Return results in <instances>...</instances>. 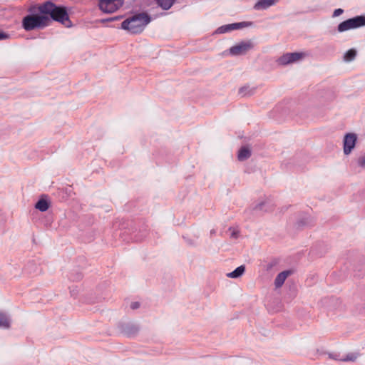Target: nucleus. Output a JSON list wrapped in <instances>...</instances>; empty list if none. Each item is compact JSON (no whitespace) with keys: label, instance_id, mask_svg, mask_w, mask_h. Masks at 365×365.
I'll return each instance as SVG.
<instances>
[{"label":"nucleus","instance_id":"1","mask_svg":"<svg viewBox=\"0 0 365 365\" xmlns=\"http://www.w3.org/2000/svg\"><path fill=\"white\" fill-rule=\"evenodd\" d=\"M36 9L31 7L29 14L26 15L21 21L22 28L26 31L36 29H42L49 26L52 21H58L66 28L72 26L67 9L63 6H58L51 1H47Z\"/></svg>","mask_w":365,"mask_h":365},{"label":"nucleus","instance_id":"2","mask_svg":"<svg viewBox=\"0 0 365 365\" xmlns=\"http://www.w3.org/2000/svg\"><path fill=\"white\" fill-rule=\"evenodd\" d=\"M151 21V17L145 12L135 14L125 19L120 25V29L131 34L142 33L145 26Z\"/></svg>","mask_w":365,"mask_h":365},{"label":"nucleus","instance_id":"3","mask_svg":"<svg viewBox=\"0 0 365 365\" xmlns=\"http://www.w3.org/2000/svg\"><path fill=\"white\" fill-rule=\"evenodd\" d=\"M365 26V16H356L341 22L337 26V31L342 33L351 29H358Z\"/></svg>","mask_w":365,"mask_h":365},{"label":"nucleus","instance_id":"4","mask_svg":"<svg viewBox=\"0 0 365 365\" xmlns=\"http://www.w3.org/2000/svg\"><path fill=\"white\" fill-rule=\"evenodd\" d=\"M124 0H99V9L105 14H112L123 6Z\"/></svg>","mask_w":365,"mask_h":365},{"label":"nucleus","instance_id":"5","mask_svg":"<svg viewBox=\"0 0 365 365\" xmlns=\"http://www.w3.org/2000/svg\"><path fill=\"white\" fill-rule=\"evenodd\" d=\"M118 327L120 331L128 337L135 336L140 330L139 326L133 322H120Z\"/></svg>","mask_w":365,"mask_h":365},{"label":"nucleus","instance_id":"6","mask_svg":"<svg viewBox=\"0 0 365 365\" xmlns=\"http://www.w3.org/2000/svg\"><path fill=\"white\" fill-rule=\"evenodd\" d=\"M357 140V135L353 133H346L343 140L344 153L349 155L354 148Z\"/></svg>","mask_w":365,"mask_h":365},{"label":"nucleus","instance_id":"7","mask_svg":"<svg viewBox=\"0 0 365 365\" xmlns=\"http://www.w3.org/2000/svg\"><path fill=\"white\" fill-rule=\"evenodd\" d=\"M303 54L302 53L294 52V53H287L282 56H280L277 62L278 64L282 66H286L289 63H294L301 58Z\"/></svg>","mask_w":365,"mask_h":365},{"label":"nucleus","instance_id":"8","mask_svg":"<svg viewBox=\"0 0 365 365\" xmlns=\"http://www.w3.org/2000/svg\"><path fill=\"white\" fill-rule=\"evenodd\" d=\"M252 47V45L251 43L242 41L240 43L230 47L229 49V53L231 56H240L245 54Z\"/></svg>","mask_w":365,"mask_h":365},{"label":"nucleus","instance_id":"9","mask_svg":"<svg viewBox=\"0 0 365 365\" xmlns=\"http://www.w3.org/2000/svg\"><path fill=\"white\" fill-rule=\"evenodd\" d=\"M51 206V202L47 198V195H43L35 204V208L40 212H46Z\"/></svg>","mask_w":365,"mask_h":365},{"label":"nucleus","instance_id":"10","mask_svg":"<svg viewBox=\"0 0 365 365\" xmlns=\"http://www.w3.org/2000/svg\"><path fill=\"white\" fill-rule=\"evenodd\" d=\"M148 225L143 226L138 232L132 233L131 240L135 242H140L148 235Z\"/></svg>","mask_w":365,"mask_h":365},{"label":"nucleus","instance_id":"11","mask_svg":"<svg viewBox=\"0 0 365 365\" xmlns=\"http://www.w3.org/2000/svg\"><path fill=\"white\" fill-rule=\"evenodd\" d=\"M277 0H259L254 5L255 10H265L272 6H274Z\"/></svg>","mask_w":365,"mask_h":365},{"label":"nucleus","instance_id":"12","mask_svg":"<svg viewBox=\"0 0 365 365\" xmlns=\"http://www.w3.org/2000/svg\"><path fill=\"white\" fill-rule=\"evenodd\" d=\"M291 272L289 270L283 271L279 273L275 279H274V285L277 288L281 287L284 283L287 277L290 274Z\"/></svg>","mask_w":365,"mask_h":365},{"label":"nucleus","instance_id":"13","mask_svg":"<svg viewBox=\"0 0 365 365\" xmlns=\"http://www.w3.org/2000/svg\"><path fill=\"white\" fill-rule=\"evenodd\" d=\"M251 156V150L247 147H242L237 154L239 161H244Z\"/></svg>","mask_w":365,"mask_h":365},{"label":"nucleus","instance_id":"14","mask_svg":"<svg viewBox=\"0 0 365 365\" xmlns=\"http://www.w3.org/2000/svg\"><path fill=\"white\" fill-rule=\"evenodd\" d=\"M245 271V266L240 265L237 267L235 269H234L232 272L227 273V277L229 278L237 279L241 277L244 274Z\"/></svg>","mask_w":365,"mask_h":365},{"label":"nucleus","instance_id":"15","mask_svg":"<svg viewBox=\"0 0 365 365\" xmlns=\"http://www.w3.org/2000/svg\"><path fill=\"white\" fill-rule=\"evenodd\" d=\"M255 212H268L271 210L270 204L267 201H262L254 207Z\"/></svg>","mask_w":365,"mask_h":365},{"label":"nucleus","instance_id":"16","mask_svg":"<svg viewBox=\"0 0 365 365\" xmlns=\"http://www.w3.org/2000/svg\"><path fill=\"white\" fill-rule=\"evenodd\" d=\"M232 31L242 29L244 28L250 27L253 25L252 21H241L230 24Z\"/></svg>","mask_w":365,"mask_h":365},{"label":"nucleus","instance_id":"17","mask_svg":"<svg viewBox=\"0 0 365 365\" xmlns=\"http://www.w3.org/2000/svg\"><path fill=\"white\" fill-rule=\"evenodd\" d=\"M231 26L230 24H225L222 25L220 27H218L215 31L212 33V35H219V34H223L226 33L231 32Z\"/></svg>","mask_w":365,"mask_h":365},{"label":"nucleus","instance_id":"18","mask_svg":"<svg viewBox=\"0 0 365 365\" xmlns=\"http://www.w3.org/2000/svg\"><path fill=\"white\" fill-rule=\"evenodd\" d=\"M175 0H157L158 4L164 10H168L174 4Z\"/></svg>","mask_w":365,"mask_h":365},{"label":"nucleus","instance_id":"19","mask_svg":"<svg viewBox=\"0 0 365 365\" xmlns=\"http://www.w3.org/2000/svg\"><path fill=\"white\" fill-rule=\"evenodd\" d=\"M10 327V320L6 314L0 312V327L7 329Z\"/></svg>","mask_w":365,"mask_h":365},{"label":"nucleus","instance_id":"20","mask_svg":"<svg viewBox=\"0 0 365 365\" xmlns=\"http://www.w3.org/2000/svg\"><path fill=\"white\" fill-rule=\"evenodd\" d=\"M356 56V51L354 48H351L348 50L344 55V60L345 61L349 62L353 61Z\"/></svg>","mask_w":365,"mask_h":365},{"label":"nucleus","instance_id":"21","mask_svg":"<svg viewBox=\"0 0 365 365\" xmlns=\"http://www.w3.org/2000/svg\"><path fill=\"white\" fill-rule=\"evenodd\" d=\"M253 92V90L250 89L248 86H243L239 89V94L242 96H250Z\"/></svg>","mask_w":365,"mask_h":365},{"label":"nucleus","instance_id":"22","mask_svg":"<svg viewBox=\"0 0 365 365\" xmlns=\"http://www.w3.org/2000/svg\"><path fill=\"white\" fill-rule=\"evenodd\" d=\"M82 277L83 275L80 272H77L76 274L71 273L68 276V279L71 281H79Z\"/></svg>","mask_w":365,"mask_h":365},{"label":"nucleus","instance_id":"23","mask_svg":"<svg viewBox=\"0 0 365 365\" xmlns=\"http://www.w3.org/2000/svg\"><path fill=\"white\" fill-rule=\"evenodd\" d=\"M123 16L122 15H119V16H113V17H110V18H106V19H103L101 20V22L102 24H104L106 22H112V21H119L121 19H123Z\"/></svg>","mask_w":365,"mask_h":365},{"label":"nucleus","instance_id":"24","mask_svg":"<svg viewBox=\"0 0 365 365\" xmlns=\"http://www.w3.org/2000/svg\"><path fill=\"white\" fill-rule=\"evenodd\" d=\"M356 164L361 168H365V154L360 155L356 159Z\"/></svg>","mask_w":365,"mask_h":365},{"label":"nucleus","instance_id":"25","mask_svg":"<svg viewBox=\"0 0 365 365\" xmlns=\"http://www.w3.org/2000/svg\"><path fill=\"white\" fill-rule=\"evenodd\" d=\"M357 355L354 353L348 354L343 359L344 361H354L356 359Z\"/></svg>","mask_w":365,"mask_h":365},{"label":"nucleus","instance_id":"26","mask_svg":"<svg viewBox=\"0 0 365 365\" xmlns=\"http://www.w3.org/2000/svg\"><path fill=\"white\" fill-rule=\"evenodd\" d=\"M229 230L230 232V237L233 239H237L240 236V231L236 228L230 227Z\"/></svg>","mask_w":365,"mask_h":365},{"label":"nucleus","instance_id":"27","mask_svg":"<svg viewBox=\"0 0 365 365\" xmlns=\"http://www.w3.org/2000/svg\"><path fill=\"white\" fill-rule=\"evenodd\" d=\"M344 13V10L342 9H336L334 11L332 14V17H337Z\"/></svg>","mask_w":365,"mask_h":365},{"label":"nucleus","instance_id":"28","mask_svg":"<svg viewBox=\"0 0 365 365\" xmlns=\"http://www.w3.org/2000/svg\"><path fill=\"white\" fill-rule=\"evenodd\" d=\"M297 224L298 227H302V226L307 225L308 224L307 223V218H304L302 220H300L297 221Z\"/></svg>","mask_w":365,"mask_h":365},{"label":"nucleus","instance_id":"29","mask_svg":"<svg viewBox=\"0 0 365 365\" xmlns=\"http://www.w3.org/2000/svg\"><path fill=\"white\" fill-rule=\"evenodd\" d=\"M9 38V34L0 31V41L4 40V39H7Z\"/></svg>","mask_w":365,"mask_h":365},{"label":"nucleus","instance_id":"30","mask_svg":"<svg viewBox=\"0 0 365 365\" xmlns=\"http://www.w3.org/2000/svg\"><path fill=\"white\" fill-rule=\"evenodd\" d=\"M140 306V304L138 302H133L130 304V308L133 310L138 309Z\"/></svg>","mask_w":365,"mask_h":365},{"label":"nucleus","instance_id":"31","mask_svg":"<svg viewBox=\"0 0 365 365\" xmlns=\"http://www.w3.org/2000/svg\"><path fill=\"white\" fill-rule=\"evenodd\" d=\"M70 293L72 297H76L77 295L78 291L76 287H71Z\"/></svg>","mask_w":365,"mask_h":365},{"label":"nucleus","instance_id":"32","mask_svg":"<svg viewBox=\"0 0 365 365\" xmlns=\"http://www.w3.org/2000/svg\"><path fill=\"white\" fill-rule=\"evenodd\" d=\"M215 233H216V230H215L212 229V230H210V235H215Z\"/></svg>","mask_w":365,"mask_h":365},{"label":"nucleus","instance_id":"33","mask_svg":"<svg viewBox=\"0 0 365 365\" xmlns=\"http://www.w3.org/2000/svg\"><path fill=\"white\" fill-rule=\"evenodd\" d=\"M187 243H188L189 245H195V244H194V242H193L192 240H188V241H187Z\"/></svg>","mask_w":365,"mask_h":365}]
</instances>
